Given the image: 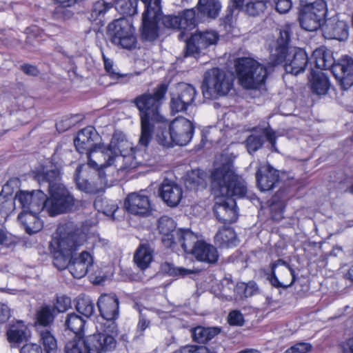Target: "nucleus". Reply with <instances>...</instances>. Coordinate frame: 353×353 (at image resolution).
Masks as SVG:
<instances>
[{
    "instance_id": "1",
    "label": "nucleus",
    "mask_w": 353,
    "mask_h": 353,
    "mask_svg": "<svg viewBox=\"0 0 353 353\" xmlns=\"http://www.w3.org/2000/svg\"><path fill=\"white\" fill-rule=\"evenodd\" d=\"M145 5L142 13L141 38L143 41H153L159 36V22L164 28L181 30L178 35L180 40L185 37V32L195 28L194 9H186L179 12L177 15L166 14L162 16L161 0H141Z\"/></svg>"
},
{
    "instance_id": "2",
    "label": "nucleus",
    "mask_w": 353,
    "mask_h": 353,
    "mask_svg": "<svg viewBox=\"0 0 353 353\" xmlns=\"http://www.w3.org/2000/svg\"><path fill=\"white\" fill-rule=\"evenodd\" d=\"M168 90V85L161 83L153 92H145L136 97L132 103L139 112L141 133L139 143L147 146L152 138L154 125L152 122H164L165 118L160 113V108Z\"/></svg>"
},
{
    "instance_id": "3",
    "label": "nucleus",
    "mask_w": 353,
    "mask_h": 353,
    "mask_svg": "<svg viewBox=\"0 0 353 353\" xmlns=\"http://www.w3.org/2000/svg\"><path fill=\"white\" fill-rule=\"evenodd\" d=\"M315 66L321 70H330L344 90L353 85V59L343 56L335 61L331 51L321 47L312 53Z\"/></svg>"
},
{
    "instance_id": "4",
    "label": "nucleus",
    "mask_w": 353,
    "mask_h": 353,
    "mask_svg": "<svg viewBox=\"0 0 353 353\" xmlns=\"http://www.w3.org/2000/svg\"><path fill=\"white\" fill-rule=\"evenodd\" d=\"M194 132L193 123L183 117H178L170 122L168 131L163 130L157 133V140L166 148L174 145L183 146L190 142Z\"/></svg>"
},
{
    "instance_id": "5",
    "label": "nucleus",
    "mask_w": 353,
    "mask_h": 353,
    "mask_svg": "<svg viewBox=\"0 0 353 353\" xmlns=\"http://www.w3.org/2000/svg\"><path fill=\"white\" fill-rule=\"evenodd\" d=\"M114 336L97 333L66 343L65 353H105L116 347Z\"/></svg>"
},
{
    "instance_id": "6",
    "label": "nucleus",
    "mask_w": 353,
    "mask_h": 353,
    "mask_svg": "<svg viewBox=\"0 0 353 353\" xmlns=\"http://www.w3.org/2000/svg\"><path fill=\"white\" fill-rule=\"evenodd\" d=\"M235 68L240 84L248 90L259 88L268 75L267 69L250 57L238 58Z\"/></svg>"
},
{
    "instance_id": "7",
    "label": "nucleus",
    "mask_w": 353,
    "mask_h": 353,
    "mask_svg": "<svg viewBox=\"0 0 353 353\" xmlns=\"http://www.w3.org/2000/svg\"><path fill=\"white\" fill-rule=\"evenodd\" d=\"M234 75L224 70L214 68L204 74L202 83L203 95L206 99L214 97L216 94L225 95L233 86Z\"/></svg>"
},
{
    "instance_id": "8",
    "label": "nucleus",
    "mask_w": 353,
    "mask_h": 353,
    "mask_svg": "<svg viewBox=\"0 0 353 353\" xmlns=\"http://www.w3.org/2000/svg\"><path fill=\"white\" fill-rule=\"evenodd\" d=\"M50 198L45 202L46 210L53 216L71 211L76 205L77 200L61 183L48 181Z\"/></svg>"
},
{
    "instance_id": "9",
    "label": "nucleus",
    "mask_w": 353,
    "mask_h": 353,
    "mask_svg": "<svg viewBox=\"0 0 353 353\" xmlns=\"http://www.w3.org/2000/svg\"><path fill=\"white\" fill-rule=\"evenodd\" d=\"M85 241L81 229L67 223L58 228L56 236L50 242V248L72 254Z\"/></svg>"
},
{
    "instance_id": "10",
    "label": "nucleus",
    "mask_w": 353,
    "mask_h": 353,
    "mask_svg": "<svg viewBox=\"0 0 353 353\" xmlns=\"http://www.w3.org/2000/svg\"><path fill=\"white\" fill-rule=\"evenodd\" d=\"M107 34L114 45L123 49L135 48L137 39L133 26L125 19H116L109 23Z\"/></svg>"
},
{
    "instance_id": "11",
    "label": "nucleus",
    "mask_w": 353,
    "mask_h": 353,
    "mask_svg": "<svg viewBox=\"0 0 353 353\" xmlns=\"http://www.w3.org/2000/svg\"><path fill=\"white\" fill-rule=\"evenodd\" d=\"M327 12V4L324 0H316L305 5L299 17L301 28L310 32L317 30L323 26L322 22H325Z\"/></svg>"
},
{
    "instance_id": "12",
    "label": "nucleus",
    "mask_w": 353,
    "mask_h": 353,
    "mask_svg": "<svg viewBox=\"0 0 353 353\" xmlns=\"http://www.w3.org/2000/svg\"><path fill=\"white\" fill-rule=\"evenodd\" d=\"M211 189L216 197H243L247 186L239 178H212Z\"/></svg>"
},
{
    "instance_id": "13",
    "label": "nucleus",
    "mask_w": 353,
    "mask_h": 353,
    "mask_svg": "<svg viewBox=\"0 0 353 353\" xmlns=\"http://www.w3.org/2000/svg\"><path fill=\"white\" fill-rule=\"evenodd\" d=\"M97 306L101 316L106 320L108 324L107 330L103 333L113 336L117 334V326L114 321L119 314V299L115 294H105L100 296L97 301Z\"/></svg>"
},
{
    "instance_id": "14",
    "label": "nucleus",
    "mask_w": 353,
    "mask_h": 353,
    "mask_svg": "<svg viewBox=\"0 0 353 353\" xmlns=\"http://www.w3.org/2000/svg\"><path fill=\"white\" fill-rule=\"evenodd\" d=\"M270 268L268 279L273 286L288 288L295 282V272L286 261L278 259L270 264Z\"/></svg>"
},
{
    "instance_id": "15",
    "label": "nucleus",
    "mask_w": 353,
    "mask_h": 353,
    "mask_svg": "<svg viewBox=\"0 0 353 353\" xmlns=\"http://www.w3.org/2000/svg\"><path fill=\"white\" fill-rule=\"evenodd\" d=\"M196 94V90L192 85L185 83H179L176 91L171 94V112L178 113L186 111L193 103Z\"/></svg>"
},
{
    "instance_id": "16",
    "label": "nucleus",
    "mask_w": 353,
    "mask_h": 353,
    "mask_svg": "<svg viewBox=\"0 0 353 353\" xmlns=\"http://www.w3.org/2000/svg\"><path fill=\"white\" fill-rule=\"evenodd\" d=\"M219 39L217 32L212 30L197 31L186 40L185 56H196Z\"/></svg>"
},
{
    "instance_id": "17",
    "label": "nucleus",
    "mask_w": 353,
    "mask_h": 353,
    "mask_svg": "<svg viewBox=\"0 0 353 353\" xmlns=\"http://www.w3.org/2000/svg\"><path fill=\"white\" fill-rule=\"evenodd\" d=\"M108 148L114 157L115 163L128 161L133 159L132 144L126 139L125 134L122 132L114 133Z\"/></svg>"
},
{
    "instance_id": "18",
    "label": "nucleus",
    "mask_w": 353,
    "mask_h": 353,
    "mask_svg": "<svg viewBox=\"0 0 353 353\" xmlns=\"http://www.w3.org/2000/svg\"><path fill=\"white\" fill-rule=\"evenodd\" d=\"M283 62H285L284 68L287 73L297 75L305 70L309 59L303 49L293 48L287 51L286 57Z\"/></svg>"
},
{
    "instance_id": "19",
    "label": "nucleus",
    "mask_w": 353,
    "mask_h": 353,
    "mask_svg": "<svg viewBox=\"0 0 353 353\" xmlns=\"http://www.w3.org/2000/svg\"><path fill=\"white\" fill-rule=\"evenodd\" d=\"M322 31L325 39L345 41L349 37V25L346 21L334 16L325 20Z\"/></svg>"
},
{
    "instance_id": "20",
    "label": "nucleus",
    "mask_w": 353,
    "mask_h": 353,
    "mask_svg": "<svg viewBox=\"0 0 353 353\" xmlns=\"http://www.w3.org/2000/svg\"><path fill=\"white\" fill-rule=\"evenodd\" d=\"M194 9L195 27L198 23L218 17L221 5L219 0H199Z\"/></svg>"
},
{
    "instance_id": "21",
    "label": "nucleus",
    "mask_w": 353,
    "mask_h": 353,
    "mask_svg": "<svg viewBox=\"0 0 353 353\" xmlns=\"http://www.w3.org/2000/svg\"><path fill=\"white\" fill-rule=\"evenodd\" d=\"M99 134L92 126H88L80 130L74 143L77 150L81 154H85L98 145Z\"/></svg>"
},
{
    "instance_id": "22",
    "label": "nucleus",
    "mask_w": 353,
    "mask_h": 353,
    "mask_svg": "<svg viewBox=\"0 0 353 353\" xmlns=\"http://www.w3.org/2000/svg\"><path fill=\"white\" fill-rule=\"evenodd\" d=\"M126 210L133 214L147 215L151 210V204L148 197L144 194L132 192L125 199Z\"/></svg>"
},
{
    "instance_id": "23",
    "label": "nucleus",
    "mask_w": 353,
    "mask_h": 353,
    "mask_svg": "<svg viewBox=\"0 0 353 353\" xmlns=\"http://www.w3.org/2000/svg\"><path fill=\"white\" fill-rule=\"evenodd\" d=\"M290 40V28L289 26H284L279 31V37L276 41L275 49L270 54V64L275 66L283 63L288 51V44Z\"/></svg>"
},
{
    "instance_id": "24",
    "label": "nucleus",
    "mask_w": 353,
    "mask_h": 353,
    "mask_svg": "<svg viewBox=\"0 0 353 353\" xmlns=\"http://www.w3.org/2000/svg\"><path fill=\"white\" fill-rule=\"evenodd\" d=\"M163 201L170 207H176L183 198L181 187L174 181L165 178L159 189Z\"/></svg>"
},
{
    "instance_id": "25",
    "label": "nucleus",
    "mask_w": 353,
    "mask_h": 353,
    "mask_svg": "<svg viewBox=\"0 0 353 353\" xmlns=\"http://www.w3.org/2000/svg\"><path fill=\"white\" fill-rule=\"evenodd\" d=\"M214 212L219 221L224 223H234L238 219L236 202L234 199H228L223 201H216Z\"/></svg>"
},
{
    "instance_id": "26",
    "label": "nucleus",
    "mask_w": 353,
    "mask_h": 353,
    "mask_svg": "<svg viewBox=\"0 0 353 353\" xmlns=\"http://www.w3.org/2000/svg\"><path fill=\"white\" fill-rule=\"evenodd\" d=\"M88 165L99 172L104 168L115 163L114 157L111 154L108 148L105 150H99L97 146L85 153Z\"/></svg>"
},
{
    "instance_id": "27",
    "label": "nucleus",
    "mask_w": 353,
    "mask_h": 353,
    "mask_svg": "<svg viewBox=\"0 0 353 353\" xmlns=\"http://www.w3.org/2000/svg\"><path fill=\"white\" fill-rule=\"evenodd\" d=\"M235 157L223 152L214 161V170L211 176H238L234 166Z\"/></svg>"
},
{
    "instance_id": "28",
    "label": "nucleus",
    "mask_w": 353,
    "mask_h": 353,
    "mask_svg": "<svg viewBox=\"0 0 353 353\" xmlns=\"http://www.w3.org/2000/svg\"><path fill=\"white\" fill-rule=\"evenodd\" d=\"M93 259L88 252H82L77 257H72L68 270L73 277H83L92 266Z\"/></svg>"
},
{
    "instance_id": "29",
    "label": "nucleus",
    "mask_w": 353,
    "mask_h": 353,
    "mask_svg": "<svg viewBox=\"0 0 353 353\" xmlns=\"http://www.w3.org/2000/svg\"><path fill=\"white\" fill-rule=\"evenodd\" d=\"M174 220L167 216H161L158 221V230L163 235L162 243L166 248H173L176 241V230Z\"/></svg>"
},
{
    "instance_id": "30",
    "label": "nucleus",
    "mask_w": 353,
    "mask_h": 353,
    "mask_svg": "<svg viewBox=\"0 0 353 353\" xmlns=\"http://www.w3.org/2000/svg\"><path fill=\"white\" fill-rule=\"evenodd\" d=\"M74 179L77 188L88 194H97L112 186V183L107 184V178H74Z\"/></svg>"
},
{
    "instance_id": "31",
    "label": "nucleus",
    "mask_w": 353,
    "mask_h": 353,
    "mask_svg": "<svg viewBox=\"0 0 353 353\" xmlns=\"http://www.w3.org/2000/svg\"><path fill=\"white\" fill-rule=\"evenodd\" d=\"M192 254L196 260L208 264H214L219 259V253L216 248L211 244L203 241L197 243Z\"/></svg>"
},
{
    "instance_id": "32",
    "label": "nucleus",
    "mask_w": 353,
    "mask_h": 353,
    "mask_svg": "<svg viewBox=\"0 0 353 353\" xmlns=\"http://www.w3.org/2000/svg\"><path fill=\"white\" fill-rule=\"evenodd\" d=\"M6 335L11 346L16 347L28 341L29 331L23 322L18 321L10 325L7 330Z\"/></svg>"
},
{
    "instance_id": "33",
    "label": "nucleus",
    "mask_w": 353,
    "mask_h": 353,
    "mask_svg": "<svg viewBox=\"0 0 353 353\" xmlns=\"http://www.w3.org/2000/svg\"><path fill=\"white\" fill-rule=\"evenodd\" d=\"M175 235V241H176L175 245L179 244L187 253L192 254L197 243L201 241H199L198 236L188 229H179L176 230V234Z\"/></svg>"
},
{
    "instance_id": "34",
    "label": "nucleus",
    "mask_w": 353,
    "mask_h": 353,
    "mask_svg": "<svg viewBox=\"0 0 353 353\" xmlns=\"http://www.w3.org/2000/svg\"><path fill=\"white\" fill-rule=\"evenodd\" d=\"M214 242L220 248H228L236 246L239 244V239L232 228L223 227L216 232Z\"/></svg>"
},
{
    "instance_id": "35",
    "label": "nucleus",
    "mask_w": 353,
    "mask_h": 353,
    "mask_svg": "<svg viewBox=\"0 0 353 353\" xmlns=\"http://www.w3.org/2000/svg\"><path fill=\"white\" fill-rule=\"evenodd\" d=\"M221 332L219 327L197 326L192 330V337L194 341L198 343H206Z\"/></svg>"
},
{
    "instance_id": "36",
    "label": "nucleus",
    "mask_w": 353,
    "mask_h": 353,
    "mask_svg": "<svg viewBox=\"0 0 353 353\" xmlns=\"http://www.w3.org/2000/svg\"><path fill=\"white\" fill-rule=\"evenodd\" d=\"M18 219L24 226L26 232L29 234H34L40 231L43 227V223L37 217V215L28 213L26 210L18 215Z\"/></svg>"
},
{
    "instance_id": "37",
    "label": "nucleus",
    "mask_w": 353,
    "mask_h": 353,
    "mask_svg": "<svg viewBox=\"0 0 353 353\" xmlns=\"http://www.w3.org/2000/svg\"><path fill=\"white\" fill-rule=\"evenodd\" d=\"M310 82L312 92L317 95L326 94L331 85L328 77L323 72H314Z\"/></svg>"
},
{
    "instance_id": "38",
    "label": "nucleus",
    "mask_w": 353,
    "mask_h": 353,
    "mask_svg": "<svg viewBox=\"0 0 353 353\" xmlns=\"http://www.w3.org/2000/svg\"><path fill=\"white\" fill-rule=\"evenodd\" d=\"M54 159H46L34 170V176H59L61 173V165L54 163Z\"/></svg>"
},
{
    "instance_id": "39",
    "label": "nucleus",
    "mask_w": 353,
    "mask_h": 353,
    "mask_svg": "<svg viewBox=\"0 0 353 353\" xmlns=\"http://www.w3.org/2000/svg\"><path fill=\"white\" fill-rule=\"evenodd\" d=\"M152 250L148 245L143 244L137 249L134 260L136 264L141 270L147 268L152 261Z\"/></svg>"
},
{
    "instance_id": "40",
    "label": "nucleus",
    "mask_w": 353,
    "mask_h": 353,
    "mask_svg": "<svg viewBox=\"0 0 353 353\" xmlns=\"http://www.w3.org/2000/svg\"><path fill=\"white\" fill-rule=\"evenodd\" d=\"M55 313L52 306L44 305L37 313L38 330L48 328L54 321Z\"/></svg>"
},
{
    "instance_id": "41",
    "label": "nucleus",
    "mask_w": 353,
    "mask_h": 353,
    "mask_svg": "<svg viewBox=\"0 0 353 353\" xmlns=\"http://www.w3.org/2000/svg\"><path fill=\"white\" fill-rule=\"evenodd\" d=\"M38 332L40 336L39 341L42 343L46 353H56L57 349V340L48 328L41 329Z\"/></svg>"
},
{
    "instance_id": "42",
    "label": "nucleus",
    "mask_w": 353,
    "mask_h": 353,
    "mask_svg": "<svg viewBox=\"0 0 353 353\" xmlns=\"http://www.w3.org/2000/svg\"><path fill=\"white\" fill-rule=\"evenodd\" d=\"M85 321L78 314L70 313L67 315L65 321V325L68 330L75 334H80L83 330Z\"/></svg>"
},
{
    "instance_id": "43",
    "label": "nucleus",
    "mask_w": 353,
    "mask_h": 353,
    "mask_svg": "<svg viewBox=\"0 0 353 353\" xmlns=\"http://www.w3.org/2000/svg\"><path fill=\"white\" fill-rule=\"evenodd\" d=\"M112 7L113 4L112 3H108L103 0L95 1L91 10L90 19L92 21L101 20Z\"/></svg>"
},
{
    "instance_id": "44",
    "label": "nucleus",
    "mask_w": 353,
    "mask_h": 353,
    "mask_svg": "<svg viewBox=\"0 0 353 353\" xmlns=\"http://www.w3.org/2000/svg\"><path fill=\"white\" fill-rule=\"evenodd\" d=\"M114 6L121 14L132 16L137 13V0H116Z\"/></svg>"
},
{
    "instance_id": "45",
    "label": "nucleus",
    "mask_w": 353,
    "mask_h": 353,
    "mask_svg": "<svg viewBox=\"0 0 353 353\" xmlns=\"http://www.w3.org/2000/svg\"><path fill=\"white\" fill-rule=\"evenodd\" d=\"M76 308L80 314L89 317L94 312V304L89 296H79L77 299Z\"/></svg>"
},
{
    "instance_id": "46",
    "label": "nucleus",
    "mask_w": 353,
    "mask_h": 353,
    "mask_svg": "<svg viewBox=\"0 0 353 353\" xmlns=\"http://www.w3.org/2000/svg\"><path fill=\"white\" fill-rule=\"evenodd\" d=\"M53 253V264L59 270L69 268L72 254L61 252L59 250L51 249Z\"/></svg>"
},
{
    "instance_id": "47",
    "label": "nucleus",
    "mask_w": 353,
    "mask_h": 353,
    "mask_svg": "<svg viewBox=\"0 0 353 353\" xmlns=\"http://www.w3.org/2000/svg\"><path fill=\"white\" fill-rule=\"evenodd\" d=\"M45 196L43 192H37L32 199L30 205L26 209V211L28 213L33 214H38L42 210L46 209Z\"/></svg>"
},
{
    "instance_id": "48",
    "label": "nucleus",
    "mask_w": 353,
    "mask_h": 353,
    "mask_svg": "<svg viewBox=\"0 0 353 353\" xmlns=\"http://www.w3.org/2000/svg\"><path fill=\"white\" fill-rule=\"evenodd\" d=\"M103 59L104 63V68L106 72L109 74L111 78L114 79H121V82L125 83L130 81V79L134 76V74H120L117 72L113 68V61L106 58L103 55Z\"/></svg>"
},
{
    "instance_id": "49",
    "label": "nucleus",
    "mask_w": 353,
    "mask_h": 353,
    "mask_svg": "<svg viewBox=\"0 0 353 353\" xmlns=\"http://www.w3.org/2000/svg\"><path fill=\"white\" fill-rule=\"evenodd\" d=\"M94 205L98 211H101L107 216H114V213L119 208L118 205L114 202L101 198L96 199Z\"/></svg>"
},
{
    "instance_id": "50",
    "label": "nucleus",
    "mask_w": 353,
    "mask_h": 353,
    "mask_svg": "<svg viewBox=\"0 0 353 353\" xmlns=\"http://www.w3.org/2000/svg\"><path fill=\"white\" fill-rule=\"evenodd\" d=\"M268 0H250L245 5V12L250 16L263 13L267 8Z\"/></svg>"
},
{
    "instance_id": "51",
    "label": "nucleus",
    "mask_w": 353,
    "mask_h": 353,
    "mask_svg": "<svg viewBox=\"0 0 353 353\" xmlns=\"http://www.w3.org/2000/svg\"><path fill=\"white\" fill-rule=\"evenodd\" d=\"M161 269L164 272L172 276H181L183 277L193 273V271L190 269L178 268L174 266V264L168 262L163 263Z\"/></svg>"
},
{
    "instance_id": "52",
    "label": "nucleus",
    "mask_w": 353,
    "mask_h": 353,
    "mask_svg": "<svg viewBox=\"0 0 353 353\" xmlns=\"http://www.w3.org/2000/svg\"><path fill=\"white\" fill-rule=\"evenodd\" d=\"M264 142V137L263 135L251 134L246 141V147L249 153L255 152L260 149Z\"/></svg>"
},
{
    "instance_id": "53",
    "label": "nucleus",
    "mask_w": 353,
    "mask_h": 353,
    "mask_svg": "<svg viewBox=\"0 0 353 353\" xmlns=\"http://www.w3.org/2000/svg\"><path fill=\"white\" fill-rule=\"evenodd\" d=\"M214 348H208L203 345H185L181 347L173 353H216Z\"/></svg>"
},
{
    "instance_id": "54",
    "label": "nucleus",
    "mask_w": 353,
    "mask_h": 353,
    "mask_svg": "<svg viewBox=\"0 0 353 353\" xmlns=\"http://www.w3.org/2000/svg\"><path fill=\"white\" fill-rule=\"evenodd\" d=\"M280 171L274 169L269 163H260L257 167L255 176H279Z\"/></svg>"
},
{
    "instance_id": "55",
    "label": "nucleus",
    "mask_w": 353,
    "mask_h": 353,
    "mask_svg": "<svg viewBox=\"0 0 353 353\" xmlns=\"http://www.w3.org/2000/svg\"><path fill=\"white\" fill-rule=\"evenodd\" d=\"M246 283H241L236 285H234V290L233 293H228L226 292L227 287H224L223 288V296L226 297L227 299L231 300L232 299H241L245 298L244 293L245 290Z\"/></svg>"
},
{
    "instance_id": "56",
    "label": "nucleus",
    "mask_w": 353,
    "mask_h": 353,
    "mask_svg": "<svg viewBox=\"0 0 353 353\" xmlns=\"http://www.w3.org/2000/svg\"><path fill=\"white\" fill-rule=\"evenodd\" d=\"M285 204L282 201L272 202L270 206L271 218L276 221L281 220L283 217Z\"/></svg>"
},
{
    "instance_id": "57",
    "label": "nucleus",
    "mask_w": 353,
    "mask_h": 353,
    "mask_svg": "<svg viewBox=\"0 0 353 353\" xmlns=\"http://www.w3.org/2000/svg\"><path fill=\"white\" fill-rule=\"evenodd\" d=\"M257 186L261 192H266L274 188L278 180L277 178H256Z\"/></svg>"
},
{
    "instance_id": "58",
    "label": "nucleus",
    "mask_w": 353,
    "mask_h": 353,
    "mask_svg": "<svg viewBox=\"0 0 353 353\" xmlns=\"http://www.w3.org/2000/svg\"><path fill=\"white\" fill-rule=\"evenodd\" d=\"M19 110L20 111L28 110L29 114H34V110L32 108V99L25 96H20L17 98Z\"/></svg>"
},
{
    "instance_id": "59",
    "label": "nucleus",
    "mask_w": 353,
    "mask_h": 353,
    "mask_svg": "<svg viewBox=\"0 0 353 353\" xmlns=\"http://www.w3.org/2000/svg\"><path fill=\"white\" fill-rule=\"evenodd\" d=\"M70 305V299L67 296H58L56 300L54 305L52 307L54 309V312H64L68 310Z\"/></svg>"
},
{
    "instance_id": "60",
    "label": "nucleus",
    "mask_w": 353,
    "mask_h": 353,
    "mask_svg": "<svg viewBox=\"0 0 353 353\" xmlns=\"http://www.w3.org/2000/svg\"><path fill=\"white\" fill-rule=\"evenodd\" d=\"M228 321L231 325L241 326L244 323V318L240 311L232 310L228 314Z\"/></svg>"
},
{
    "instance_id": "61",
    "label": "nucleus",
    "mask_w": 353,
    "mask_h": 353,
    "mask_svg": "<svg viewBox=\"0 0 353 353\" xmlns=\"http://www.w3.org/2000/svg\"><path fill=\"white\" fill-rule=\"evenodd\" d=\"M34 193H30L28 192L21 191L19 193L16 194V199L22 205L23 211H24L27 207L30 205Z\"/></svg>"
},
{
    "instance_id": "62",
    "label": "nucleus",
    "mask_w": 353,
    "mask_h": 353,
    "mask_svg": "<svg viewBox=\"0 0 353 353\" xmlns=\"http://www.w3.org/2000/svg\"><path fill=\"white\" fill-rule=\"evenodd\" d=\"M274 2L276 11L281 14L289 12L292 5L291 0H274Z\"/></svg>"
},
{
    "instance_id": "63",
    "label": "nucleus",
    "mask_w": 353,
    "mask_h": 353,
    "mask_svg": "<svg viewBox=\"0 0 353 353\" xmlns=\"http://www.w3.org/2000/svg\"><path fill=\"white\" fill-rule=\"evenodd\" d=\"M312 346L309 343H298L288 350L291 353H307L312 350Z\"/></svg>"
},
{
    "instance_id": "64",
    "label": "nucleus",
    "mask_w": 353,
    "mask_h": 353,
    "mask_svg": "<svg viewBox=\"0 0 353 353\" xmlns=\"http://www.w3.org/2000/svg\"><path fill=\"white\" fill-rule=\"evenodd\" d=\"M20 353H43V350L37 343H30L24 345L21 348Z\"/></svg>"
}]
</instances>
